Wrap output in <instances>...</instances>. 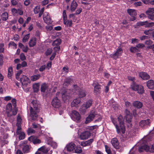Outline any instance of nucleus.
Returning a JSON list of instances; mask_svg holds the SVG:
<instances>
[{"instance_id":"f257e3e1","label":"nucleus","mask_w":154,"mask_h":154,"mask_svg":"<svg viewBox=\"0 0 154 154\" xmlns=\"http://www.w3.org/2000/svg\"><path fill=\"white\" fill-rule=\"evenodd\" d=\"M118 120L114 119H112V123L114 125L118 134L120 133V130L118 124H119L121 128V131L122 134L125 133V128L124 125V120L122 116L120 115L118 117Z\"/></svg>"},{"instance_id":"f03ea898","label":"nucleus","mask_w":154,"mask_h":154,"mask_svg":"<svg viewBox=\"0 0 154 154\" xmlns=\"http://www.w3.org/2000/svg\"><path fill=\"white\" fill-rule=\"evenodd\" d=\"M145 138L142 139L140 141V147L139 148V151L142 152L144 150L146 152H154V144L150 147L148 145V143L145 140Z\"/></svg>"},{"instance_id":"7ed1b4c3","label":"nucleus","mask_w":154,"mask_h":154,"mask_svg":"<svg viewBox=\"0 0 154 154\" xmlns=\"http://www.w3.org/2000/svg\"><path fill=\"white\" fill-rule=\"evenodd\" d=\"M131 89L134 91H137L139 94H143L144 91L143 87L141 85H138L133 83L131 85Z\"/></svg>"},{"instance_id":"20e7f679","label":"nucleus","mask_w":154,"mask_h":154,"mask_svg":"<svg viewBox=\"0 0 154 154\" xmlns=\"http://www.w3.org/2000/svg\"><path fill=\"white\" fill-rule=\"evenodd\" d=\"M92 103V101L91 100L86 101L81 106L79 109L80 112L84 114L85 112L86 109L91 106Z\"/></svg>"},{"instance_id":"39448f33","label":"nucleus","mask_w":154,"mask_h":154,"mask_svg":"<svg viewBox=\"0 0 154 154\" xmlns=\"http://www.w3.org/2000/svg\"><path fill=\"white\" fill-rule=\"evenodd\" d=\"M74 88L73 90L75 91L76 93H78L80 98L86 96L85 91L80 88L77 85H74Z\"/></svg>"},{"instance_id":"423d86ee","label":"nucleus","mask_w":154,"mask_h":154,"mask_svg":"<svg viewBox=\"0 0 154 154\" xmlns=\"http://www.w3.org/2000/svg\"><path fill=\"white\" fill-rule=\"evenodd\" d=\"M38 110H34L32 107H30V114L29 116V119L32 120H35L38 117L37 113Z\"/></svg>"},{"instance_id":"0eeeda50","label":"nucleus","mask_w":154,"mask_h":154,"mask_svg":"<svg viewBox=\"0 0 154 154\" xmlns=\"http://www.w3.org/2000/svg\"><path fill=\"white\" fill-rule=\"evenodd\" d=\"M98 114L97 113L94 111H91L90 114L86 118L85 123H88L92 121L94 118L97 117Z\"/></svg>"},{"instance_id":"6e6552de","label":"nucleus","mask_w":154,"mask_h":154,"mask_svg":"<svg viewBox=\"0 0 154 154\" xmlns=\"http://www.w3.org/2000/svg\"><path fill=\"white\" fill-rule=\"evenodd\" d=\"M21 147H22V151L24 153H27L30 152L31 146L26 144V141L21 142L20 144Z\"/></svg>"},{"instance_id":"1a4fd4ad","label":"nucleus","mask_w":154,"mask_h":154,"mask_svg":"<svg viewBox=\"0 0 154 154\" xmlns=\"http://www.w3.org/2000/svg\"><path fill=\"white\" fill-rule=\"evenodd\" d=\"M20 80L23 86V88L24 86L26 87L30 82L29 79L27 76L24 75L22 76L20 79Z\"/></svg>"},{"instance_id":"9d476101","label":"nucleus","mask_w":154,"mask_h":154,"mask_svg":"<svg viewBox=\"0 0 154 154\" xmlns=\"http://www.w3.org/2000/svg\"><path fill=\"white\" fill-rule=\"evenodd\" d=\"M72 119L76 122H79L80 120L81 116L79 113L75 110L72 111L71 116Z\"/></svg>"},{"instance_id":"9b49d317","label":"nucleus","mask_w":154,"mask_h":154,"mask_svg":"<svg viewBox=\"0 0 154 154\" xmlns=\"http://www.w3.org/2000/svg\"><path fill=\"white\" fill-rule=\"evenodd\" d=\"M151 121L149 119L143 120L139 122V125L140 127L145 128L150 126Z\"/></svg>"},{"instance_id":"f8f14e48","label":"nucleus","mask_w":154,"mask_h":154,"mask_svg":"<svg viewBox=\"0 0 154 154\" xmlns=\"http://www.w3.org/2000/svg\"><path fill=\"white\" fill-rule=\"evenodd\" d=\"M123 50L122 48H118L116 52L114 54H111L110 56L115 59H116L119 56L122 55Z\"/></svg>"},{"instance_id":"ddd939ff","label":"nucleus","mask_w":154,"mask_h":154,"mask_svg":"<svg viewBox=\"0 0 154 154\" xmlns=\"http://www.w3.org/2000/svg\"><path fill=\"white\" fill-rule=\"evenodd\" d=\"M146 13L148 15L149 19L151 20H154V8H149L146 11Z\"/></svg>"},{"instance_id":"4468645a","label":"nucleus","mask_w":154,"mask_h":154,"mask_svg":"<svg viewBox=\"0 0 154 154\" xmlns=\"http://www.w3.org/2000/svg\"><path fill=\"white\" fill-rule=\"evenodd\" d=\"M91 133L88 131H85L81 133L79 135V138L81 140L88 139L90 136Z\"/></svg>"},{"instance_id":"2eb2a0df","label":"nucleus","mask_w":154,"mask_h":154,"mask_svg":"<svg viewBox=\"0 0 154 154\" xmlns=\"http://www.w3.org/2000/svg\"><path fill=\"white\" fill-rule=\"evenodd\" d=\"M51 104L53 107L58 108L60 106V101L57 97H55L52 100Z\"/></svg>"},{"instance_id":"dca6fc26","label":"nucleus","mask_w":154,"mask_h":154,"mask_svg":"<svg viewBox=\"0 0 154 154\" xmlns=\"http://www.w3.org/2000/svg\"><path fill=\"white\" fill-rule=\"evenodd\" d=\"M43 19L44 22L47 24H51L52 22L51 19L47 12H46L44 13Z\"/></svg>"},{"instance_id":"f3484780","label":"nucleus","mask_w":154,"mask_h":154,"mask_svg":"<svg viewBox=\"0 0 154 154\" xmlns=\"http://www.w3.org/2000/svg\"><path fill=\"white\" fill-rule=\"evenodd\" d=\"M21 128L19 126L17 128V134L19 135V138L20 140H23L24 139L25 135V133L21 131Z\"/></svg>"},{"instance_id":"a211bd4d","label":"nucleus","mask_w":154,"mask_h":154,"mask_svg":"<svg viewBox=\"0 0 154 154\" xmlns=\"http://www.w3.org/2000/svg\"><path fill=\"white\" fill-rule=\"evenodd\" d=\"M61 40L60 39H57L53 42L52 43V45L54 46H56L54 48V49L55 51L59 50L60 49L59 45L60 44Z\"/></svg>"},{"instance_id":"6ab92c4d","label":"nucleus","mask_w":154,"mask_h":154,"mask_svg":"<svg viewBox=\"0 0 154 154\" xmlns=\"http://www.w3.org/2000/svg\"><path fill=\"white\" fill-rule=\"evenodd\" d=\"M80 102L81 99L80 98L74 99L72 102L71 106L72 107L77 108L79 106Z\"/></svg>"},{"instance_id":"aec40b11","label":"nucleus","mask_w":154,"mask_h":154,"mask_svg":"<svg viewBox=\"0 0 154 154\" xmlns=\"http://www.w3.org/2000/svg\"><path fill=\"white\" fill-rule=\"evenodd\" d=\"M139 76L143 79L146 80L150 78L149 75L146 72H141L139 73Z\"/></svg>"},{"instance_id":"412c9836","label":"nucleus","mask_w":154,"mask_h":154,"mask_svg":"<svg viewBox=\"0 0 154 154\" xmlns=\"http://www.w3.org/2000/svg\"><path fill=\"white\" fill-rule=\"evenodd\" d=\"M75 145L74 143H70L66 145V148L68 151L72 152L74 151Z\"/></svg>"},{"instance_id":"4be33fe9","label":"nucleus","mask_w":154,"mask_h":154,"mask_svg":"<svg viewBox=\"0 0 154 154\" xmlns=\"http://www.w3.org/2000/svg\"><path fill=\"white\" fill-rule=\"evenodd\" d=\"M73 82V79L72 77H68L66 78L64 80V82L63 84V86L65 88L68 86L69 85L72 83Z\"/></svg>"},{"instance_id":"5701e85b","label":"nucleus","mask_w":154,"mask_h":154,"mask_svg":"<svg viewBox=\"0 0 154 154\" xmlns=\"http://www.w3.org/2000/svg\"><path fill=\"white\" fill-rule=\"evenodd\" d=\"M28 140L29 141L32 142L34 144H38L41 143V141L40 140L32 136L29 137Z\"/></svg>"},{"instance_id":"b1692460","label":"nucleus","mask_w":154,"mask_h":154,"mask_svg":"<svg viewBox=\"0 0 154 154\" xmlns=\"http://www.w3.org/2000/svg\"><path fill=\"white\" fill-rule=\"evenodd\" d=\"M39 106V102L37 100H33L30 104V107H32L35 110H38Z\"/></svg>"},{"instance_id":"393cba45","label":"nucleus","mask_w":154,"mask_h":154,"mask_svg":"<svg viewBox=\"0 0 154 154\" xmlns=\"http://www.w3.org/2000/svg\"><path fill=\"white\" fill-rule=\"evenodd\" d=\"M111 144L113 147L116 149H118L119 148V142L118 139L116 138H113L111 141Z\"/></svg>"},{"instance_id":"a878e982","label":"nucleus","mask_w":154,"mask_h":154,"mask_svg":"<svg viewBox=\"0 0 154 154\" xmlns=\"http://www.w3.org/2000/svg\"><path fill=\"white\" fill-rule=\"evenodd\" d=\"M36 38L34 37L31 38L29 41V46L30 47H33L36 45Z\"/></svg>"},{"instance_id":"bb28decb","label":"nucleus","mask_w":154,"mask_h":154,"mask_svg":"<svg viewBox=\"0 0 154 154\" xmlns=\"http://www.w3.org/2000/svg\"><path fill=\"white\" fill-rule=\"evenodd\" d=\"M133 105L135 107L139 109L141 108L143 105L141 102L138 101H135L133 103Z\"/></svg>"},{"instance_id":"cd10ccee","label":"nucleus","mask_w":154,"mask_h":154,"mask_svg":"<svg viewBox=\"0 0 154 154\" xmlns=\"http://www.w3.org/2000/svg\"><path fill=\"white\" fill-rule=\"evenodd\" d=\"M50 149L46 147L45 146H43L38 149V150H40L42 153L47 154Z\"/></svg>"},{"instance_id":"c85d7f7f","label":"nucleus","mask_w":154,"mask_h":154,"mask_svg":"<svg viewBox=\"0 0 154 154\" xmlns=\"http://www.w3.org/2000/svg\"><path fill=\"white\" fill-rule=\"evenodd\" d=\"M147 87L151 89H154V81L152 80H150L146 83Z\"/></svg>"},{"instance_id":"c756f323","label":"nucleus","mask_w":154,"mask_h":154,"mask_svg":"<svg viewBox=\"0 0 154 154\" xmlns=\"http://www.w3.org/2000/svg\"><path fill=\"white\" fill-rule=\"evenodd\" d=\"M127 12L132 17H135L137 15L136 11L134 9H127Z\"/></svg>"},{"instance_id":"7c9ffc66","label":"nucleus","mask_w":154,"mask_h":154,"mask_svg":"<svg viewBox=\"0 0 154 154\" xmlns=\"http://www.w3.org/2000/svg\"><path fill=\"white\" fill-rule=\"evenodd\" d=\"M93 139H91L86 141L82 142L81 145L82 146H85L90 145L93 142Z\"/></svg>"},{"instance_id":"2f4dec72","label":"nucleus","mask_w":154,"mask_h":154,"mask_svg":"<svg viewBox=\"0 0 154 154\" xmlns=\"http://www.w3.org/2000/svg\"><path fill=\"white\" fill-rule=\"evenodd\" d=\"M77 6V4L76 2L75 1H73L72 2L70 6V10L72 12H73L75 10Z\"/></svg>"},{"instance_id":"473e14b6","label":"nucleus","mask_w":154,"mask_h":154,"mask_svg":"<svg viewBox=\"0 0 154 154\" xmlns=\"http://www.w3.org/2000/svg\"><path fill=\"white\" fill-rule=\"evenodd\" d=\"M68 92L67 91H65L61 93L62 97L64 100H65L66 99L69 98V96L68 95Z\"/></svg>"},{"instance_id":"72a5a7b5","label":"nucleus","mask_w":154,"mask_h":154,"mask_svg":"<svg viewBox=\"0 0 154 154\" xmlns=\"http://www.w3.org/2000/svg\"><path fill=\"white\" fill-rule=\"evenodd\" d=\"M39 83H35L33 85V88L34 92H37L39 90Z\"/></svg>"},{"instance_id":"f704fd0d","label":"nucleus","mask_w":154,"mask_h":154,"mask_svg":"<svg viewBox=\"0 0 154 154\" xmlns=\"http://www.w3.org/2000/svg\"><path fill=\"white\" fill-rule=\"evenodd\" d=\"M82 152V148L79 146H75L74 149V151L72 152H75L77 153H81Z\"/></svg>"},{"instance_id":"c9c22d12","label":"nucleus","mask_w":154,"mask_h":154,"mask_svg":"<svg viewBox=\"0 0 154 154\" xmlns=\"http://www.w3.org/2000/svg\"><path fill=\"white\" fill-rule=\"evenodd\" d=\"M40 77L41 76L40 74L34 75L31 77L30 79L31 81H35L39 79Z\"/></svg>"},{"instance_id":"e433bc0d","label":"nucleus","mask_w":154,"mask_h":154,"mask_svg":"<svg viewBox=\"0 0 154 154\" xmlns=\"http://www.w3.org/2000/svg\"><path fill=\"white\" fill-rule=\"evenodd\" d=\"M22 119L21 117L18 116L17 117V123L16 124V125L17 127V128H19V126L20 127H21V123L22 121Z\"/></svg>"},{"instance_id":"4c0bfd02","label":"nucleus","mask_w":154,"mask_h":154,"mask_svg":"<svg viewBox=\"0 0 154 154\" xmlns=\"http://www.w3.org/2000/svg\"><path fill=\"white\" fill-rule=\"evenodd\" d=\"M1 17L3 20H7L8 17V13L6 12H5L3 13L1 15Z\"/></svg>"},{"instance_id":"58836bf2","label":"nucleus","mask_w":154,"mask_h":154,"mask_svg":"<svg viewBox=\"0 0 154 154\" xmlns=\"http://www.w3.org/2000/svg\"><path fill=\"white\" fill-rule=\"evenodd\" d=\"M146 23H145V27L147 28H149L152 27L154 26V22L148 23L147 21H145Z\"/></svg>"},{"instance_id":"ea45409f","label":"nucleus","mask_w":154,"mask_h":154,"mask_svg":"<svg viewBox=\"0 0 154 154\" xmlns=\"http://www.w3.org/2000/svg\"><path fill=\"white\" fill-rule=\"evenodd\" d=\"M48 86L45 83L41 85V91L45 92L47 89Z\"/></svg>"},{"instance_id":"a19ab883","label":"nucleus","mask_w":154,"mask_h":154,"mask_svg":"<svg viewBox=\"0 0 154 154\" xmlns=\"http://www.w3.org/2000/svg\"><path fill=\"white\" fill-rule=\"evenodd\" d=\"M65 20L63 21V23L66 25L67 26H71L72 24V20H68L67 19L66 20V22Z\"/></svg>"},{"instance_id":"79ce46f5","label":"nucleus","mask_w":154,"mask_h":154,"mask_svg":"<svg viewBox=\"0 0 154 154\" xmlns=\"http://www.w3.org/2000/svg\"><path fill=\"white\" fill-rule=\"evenodd\" d=\"M146 23L145 21H140L138 22L137 23L136 26H135V28L137 27L138 26H145V23Z\"/></svg>"},{"instance_id":"37998d69","label":"nucleus","mask_w":154,"mask_h":154,"mask_svg":"<svg viewBox=\"0 0 154 154\" xmlns=\"http://www.w3.org/2000/svg\"><path fill=\"white\" fill-rule=\"evenodd\" d=\"M8 76L9 78L11 77L13 74V69L11 67H9L8 69Z\"/></svg>"},{"instance_id":"c03bdc74","label":"nucleus","mask_w":154,"mask_h":154,"mask_svg":"<svg viewBox=\"0 0 154 154\" xmlns=\"http://www.w3.org/2000/svg\"><path fill=\"white\" fill-rule=\"evenodd\" d=\"M100 89V86L99 85H96L94 87V91L95 93H99Z\"/></svg>"},{"instance_id":"a18cd8bd","label":"nucleus","mask_w":154,"mask_h":154,"mask_svg":"<svg viewBox=\"0 0 154 154\" xmlns=\"http://www.w3.org/2000/svg\"><path fill=\"white\" fill-rule=\"evenodd\" d=\"M125 118L126 121L127 122L129 123L131 121L132 116L131 115H126L125 116Z\"/></svg>"},{"instance_id":"49530a36","label":"nucleus","mask_w":154,"mask_h":154,"mask_svg":"<svg viewBox=\"0 0 154 154\" xmlns=\"http://www.w3.org/2000/svg\"><path fill=\"white\" fill-rule=\"evenodd\" d=\"M7 112H10L12 110V107L11 103H9L7 106Z\"/></svg>"},{"instance_id":"de8ad7c7","label":"nucleus","mask_w":154,"mask_h":154,"mask_svg":"<svg viewBox=\"0 0 154 154\" xmlns=\"http://www.w3.org/2000/svg\"><path fill=\"white\" fill-rule=\"evenodd\" d=\"M153 32H152V30L149 29L148 30H146L144 31V33L145 34L149 35H150L151 34H152Z\"/></svg>"},{"instance_id":"09e8293b","label":"nucleus","mask_w":154,"mask_h":154,"mask_svg":"<svg viewBox=\"0 0 154 154\" xmlns=\"http://www.w3.org/2000/svg\"><path fill=\"white\" fill-rule=\"evenodd\" d=\"M29 37V34H28L26 35L23 38L22 41L23 42H27Z\"/></svg>"},{"instance_id":"8fccbe9b","label":"nucleus","mask_w":154,"mask_h":154,"mask_svg":"<svg viewBox=\"0 0 154 154\" xmlns=\"http://www.w3.org/2000/svg\"><path fill=\"white\" fill-rule=\"evenodd\" d=\"M130 51L131 52L134 53L138 51V49L136 46L135 47H131L130 49Z\"/></svg>"},{"instance_id":"3c124183","label":"nucleus","mask_w":154,"mask_h":154,"mask_svg":"<svg viewBox=\"0 0 154 154\" xmlns=\"http://www.w3.org/2000/svg\"><path fill=\"white\" fill-rule=\"evenodd\" d=\"M63 21H66V20L67 19V16L66 11L65 10H63ZM66 22V21H65Z\"/></svg>"},{"instance_id":"603ef678","label":"nucleus","mask_w":154,"mask_h":154,"mask_svg":"<svg viewBox=\"0 0 154 154\" xmlns=\"http://www.w3.org/2000/svg\"><path fill=\"white\" fill-rule=\"evenodd\" d=\"M105 151L108 154H110L111 152L110 148L107 145H105Z\"/></svg>"},{"instance_id":"864d4df0","label":"nucleus","mask_w":154,"mask_h":154,"mask_svg":"<svg viewBox=\"0 0 154 154\" xmlns=\"http://www.w3.org/2000/svg\"><path fill=\"white\" fill-rule=\"evenodd\" d=\"M40 11V6H37L35 7L34 10V13L35 14H37Z\"/></svg>"},{"instance_id":"5fc2aeb1","label":"nucleus","mask_w":154,"mask_h":154,"mask_svg":"<svg viewBox=\"0 0 154 154\" xmlns=\"http://www.w3.org/2000/svg\"><path fill=\"white\" fill-rule=\"evenodd\" d=\"M22 71L21 70H20L19 71L17 74L16 75V79H17L18 80H19V75L21 74L22 73Z\"/></svg>"},{"instance_id":"6e6d98bb","label":"nucleus","mask_w":154,"mask_h":154,"mask_svg":"<svg viewBox=\"0 0 154 154\" xmlns=\"http://www.w3.org/2000/svg\"><path fill=\"white\" fill-rule=\"evenodd\" d=\"M11 11L14 15H17L18 9L17 10L15 8H13L11 10Z\"/></svg>"},{"instance_id":"4d7b16f0","label":"nucleus","mask_w":154,"mask_h":154,"mask_svg":"<svg viewBox=\"0 0 154 154\" xmlns=\"http://www.w3.org/2000/svg\"><path fill=\"white\" fill-rule=\"evenodd\" d=\"M52 52V49L51 48L48 49L45 52V54L46 55H50Z\"/></svg>"},{"instance_id":"13d9d810","label":"nucleus","mask_w":154,"mask_h":154,"mask_svg":"<svg viewBox=\"0 0 154 154\" xmlns=\"http://www.w3.org/2000/svg\"><path fill=\"white\" fill-rule=\"evenodd\" d=\"M27 132L28 134L34 133L35 131L31 128H30L28 129Z\"/></svg>"},{"instance_id":"bf43d9fd","label":"nucleus","mask_w":154,"mask_h":154,"mask_svg":"<svg viewBox=\"0 0 154 154\" xmlns=\"http://www.w3.org/2000/svg\"><path fill=\"white\" fill-rule=\"evenodd\" d=\"M63 72H64L65 74H66L69 71V68L66 67H64L63 68Z\"/></svg>"},{"instance_id":"052dcab7","label":"nucleus","mask_w":154,"mask_h":154,"mask_svg":"<svg viewBox=\"0 0 154 154\" xmlns=\"http://www.w3.org/2000/svg\"><path fill=\"white\" fill-rule=\"evenodd\" d=\"M149 38V37L145 35H143L140 37V39L141 40H143L146 39H147Z\"/></svg>"},{"instance_id":"680f3d73","label":"nucleus","mask_w":154,"mask_h":154,"mask_svg":"<svg viewBox=\"0 0 154 154\" xmlns=\"http://www.w3.org/2000/svg\"><path fill=\"white\" fill-rule=\"evenodd\" d=\"M46 66L45 65H44L41 66L39 68V70L40 72L43 71L46 68Z\"/></svg>"},{"instance_id":"e2e57ef3","label":"nucleus","mask_w":154,"mask_h":154,"mask_svg":"<svg viewBox=\"0 0 154 154\" xmlns=\"http://www.w3.org/2000/svg\"><path fill=\"white\" fill-rule=\"evenodd\" d=\"M152 41L150 40H147L145 41V43L146 45H151L152 43Z\"/></svg>"},{"instance_id":"0e129e2a","label":"nucleus","mask_w":154,"mask_h":154,"mask_svg":"<svg viewBox=\"0 0 154 154\" xmlns=\"http://www.w3.org/2000/svg\"><path fill=\"white\" fill-rule=\"evenodd\" d=\"M136 47L137 48H142L144 47V45L143 44L140 43L136 45Z\"/></svg>"},{"instance_id":"69168bd1","label":"nucleus","mask_w":154,"mask_h":154,"mask_svg":"<svg viewBox=\"0 0 154 154\" xmlns=\"http://www.w3.org/2000/svg\"><path fill=\"white\" fill-rule=\"evenodd\" d=\"M11 97L10 96H7L4 97V100L6 101H9L11 100Z\"/></svg>"},{"instance_id":"338daca9","label":"nucleus","mask_w":154,"mask_h":154,"mask_svg":"<svg viewBox=\"0 0 154 154\" xmlns=\"http://www.w3.org/2000/svg\"><path fill=\"white\" fill-rule=\"evenodd\" d=\"M139 42V40L136 38H132L131 39V43L134 44L135 43H138Z\"/></svg>"},{"instance_id":"774afa93","label":"nucleus","mask_w":154,"mask_h":154,"mask_svg":"<svg viewBox=\"0 0 154 154\" xmlns=\"http://www.w3.org/2000/svg\"><path fill=\"white\" fill-rule=\"evenodd\" d=\"M51 145L54 148H56L57 146V143L55 142H52L51 143Z\"/></svg>"}]
</instances>
